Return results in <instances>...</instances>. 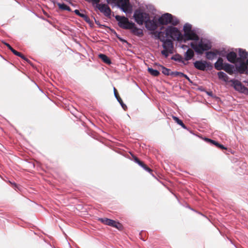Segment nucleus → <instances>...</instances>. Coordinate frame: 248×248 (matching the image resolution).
<instances>
[{
  "label": "nucleus",
  "instance_id": "1",
  "mask_svg": "<svg viewBox=\"0 0 248 248\" xmlns=\"http://www.w3.org/2000/svg\"><path fill=\"white\" fill-rule=\"evenodd\" d=\"M190 46L197 54L200 55L202 54L205 51H207L212 47L210 43L205 42L202 40H201L198 43L191 42Z\"/></svg>",
  "mask_w": 248,
  "mask_h": 248
},
{
  "label": "nucleus",
  "instance_id": "2",
  "mask_svg": "<svg viewBox=\"0 0 248 248\" xmlns=\"http://www.w3.org/2000/svg\"><path fill=\"white\" fill-rule=\"evenodd\" d=\"M161 42L163 43L162 47L164 49L161 51V53L165 58L169 56V54L173 53L174 46L173 42L170 39H161Z\"/></svg>",
  "mask_w": 248,
  "mask_h": 248
},
{
  "label": "nucleus",
  "instance_id": "3",
  "mask_svg": "<svg viewBox=\"0 0 248 248\" xmlns=\"http://www.w3.org/2000/svg\"><path fill=\"white\" fill-rule=\"evenodd\" d=\"M165 34L167 36H169L174 40L182 41L183 34L176 27L169 26L165 30Z\"/></svg>",
  "mask_w": 248,
  "mask_h": 248
},
{
  "label": "nucleus",
  "instance_id": "4",
  "mask_svg": "<svg viewBox=\"0 0 248 248\" xmlns=\"http://www.w3.org/2000/svg\"><path fill=\"white\" fill-rule=\"evenodd\" d=\"M115 19L118 21L119 26L122 29L129 30L135 26L134 23L129 22L128 19L124 16H116Z\"/></svg>",
  "mask_w": 248,
  "mask_h": 248
},
{
  "label": "nucleus",
  "instance_id": "5",
  "mask_svg": "<svg viewBox=\"0 0 248 248\" xmlns=\"http://www.w3.org/2000/svg\"><path fill=\"white\" fill-rule=\"evenodd\" d=\"M133 17L135 21L139 25H142L143 23H145L146 20L149 18V14L142 12L139 10H137L135 11Z\"/></svg>",
  "mask_w": 248,
  "mask_h": 248
},
{
  "label": "nucleus",
  "instance_id": "6",
  "mask_svg": "<svg viewBox=\"0 0 248 248\" xmlns=\"http://www.w3.org/2000/svg\"><path fill=\"white\" fill-rule=\"evenodd\" d=\"M193 64L197 69L201 71H205L206 68L212 67L211 63L206 61H196Z\"/></svg>",
  "mask_w": 248,
  "mask_h": 248
},
{
  "label": "nucleus",
  "instance_id": "7",
  "mask_svg": "<svg viewBox=\"0 0 248 248\" xmlns=\"http://www.w3.org/2000/svg\"><path fill=\"white\" fill-rule=\"evenodd\" d=\"M182 41L185 43L188 40L198 41L199 40V37L193 31L184 33L182 36Z\"/></svg>",
  "mask_w": 248,
  "mask_h": 248
},
{
  "label": "nucleus",
  "instance_id": "8",
  "mask_svg": "<svg viewBox=\"0 0 248 248\" xmlns=\"http://www.w3.org/2000/svg\"><path fill=\"white\" fill-rule=\"evenodd\" d=\"M173 19V16L169 13H166L162 15L158 19V23L162 25H168L170 23V20Z\"/></svg>",
  "mask_w": 248,
  "mask_h": 248
},
{
  "label": "nucleus",
  "instance_id": "9",
  "mask_svg": "<svg viewBox=\"0 0 248 248\" xmlns=\"http://www.w3.org/2000/svg\"><path fill=\"white\" fill-rule=\"evenodd\" d=\"M145 25L149 31H155L158 27L156 20L154 19L151 20L150 17L146 20Z\"/></svg>",
  "mask_w": 248,
  "mask_h": 248
},
{
  "label": "nucleus",
  "instance_id": "10",
  "mask_svg": "<svg viewBox=\"0 0 248 248\" xmlns=\"http://www.w3.org/2000/svg\"><path fill=\"white\" fill-rule=\"evenodd\" d=\"M230 82L232 83V85L234 88L239 92H244L248 90L247 87L243 86L241 82L238 80L232 79L230 80Z\"/></svg>",
  "mask_w": 248,
  "mask_h": 248
},
{
  "label": "nucleus",
  "instance_id": "11",
  "mask_svg": "<svg viewBox=\"0 0 248 248\" xmlns=\"http://www.w3.org/2000/svg\"><path fill=\"white\" fill-rule=\"evenodd\" d=\"M96 8L101 12L104 13L106 16H109L111 14L110 8L105 4H98L96 5Z\"/></svg>",
  "mask_w": 248,
  "mask_h": 248
},
{
  "label": "nucleus",
  "instance_id": "12",
  "mask_svg": "<svg viewBox=\"0 0 248 248\" xmlns=\"http://www.w3.org/2000/svg\"><path fill=\"white\" fill-rule=\"evenodd\" d=\"M117 5L124 12H128L130 8L129 0H117Z\"/></svg>",
  "mask_w": 248,
  "mask_h": 248
},
{
  "label": "nucleus",
  "instance_id": "13",
  "mask_svg": "<svg viewBox=\"0 0 248 248\" xmlns=\"http://www.w3.org/2000/svg\"><path fill=\"white\" fill-rule=\"evenodd\" d=\"M220 54V52L215 49L213 51H207L206 52V58L209 60H213L216 58L217 56Z\"/></svg>",
  "mask_w": 248,
  "mask_h": 248
},
{
  "label": "nucleus",
  "instance_id": "14",
  "mask_svg": "<svg viewBox=\"0 0 248 248\" xmlns=\"http://www.w3.org/2000/svg\"><path fill=\"white\" fill-rule=\"evenodd\" d=\"M226 58L228 61L232 63H234L237 62V54L234 52H231L227 54Z\"/></svg>",
  "mask_w": 248,
  "mask_h": 248
},
{
  "label": "nucleus",
  "instance_id": "15",
  "mask_svg": "<svg viewBox=\"0 0 248 248\" xmlns=\"http://www.w3.org/2000/svg\"><path fill=\"white\" fill-rule=\"evenodd\" d=\"M240 64L239 66L237 67L238 71L241 74L246 73V72L248 69V64L244 61L239 62Z\"/></svg>",
  "mask_w": 248,
  "mask_h": 248
},
{
  "label": "nucleus",
  "instance_id": "16",
  "mask_svg": "<svg viewBox=\"0 0 248 248\" xmlns=\"http://www.w3.org/2000/svg\"><path fill=\"white\" fill-rule=\"evenodd\" d=\"M225 65V63H223V60L222 58L219 57L217 61L215 62L214 66L216 69L217 70H221L223 69Z\"/></svg>",
  "mask_w": 248,
  "mask_h": 248
},
{
  "label": "nucleus",
  "instance_id": "17",
  "mask_svg": "<svg viewBox=\"0 0 248 248\" xmlns=\"http://www.w3.org/2000/svg\"><path fill=\"white\" fill-rule=\"evenodd\" d=\"M240 57L237 58V62H241L245 60L248 56V52L246 50L240 49L239 51Z\"/></svg>",
  "mask_w": 248,
  "mask_h": 248
},
{
  "label": "nucleus",
  "instance_id": "18",
  "mask_svg": "<svg viewBox=\"0 0 248 248\" xmlns=\"http://www.w3.org/2000/svg\"><path fill=\"white\" fill-rule=\"evenodd\" d=\"M129 30H131L132 33L140 37L143 35V31L141 29L136 27L135 25L132 28L130 29Z\"/></svg>",
  "mask_w": 248,
  "mask_h": 248
},
{
  "label": "nucleus",
  "instance_id": "19",
  "mask_svg": "<svg viewBox=\"0 0 248 248\" xmlns=\"http://www.w3.org/2000/svg\"><path fill=\"white\" fill-rule=\"evenodd\" d=\"M223 68L222 70H224L229 74L232 75L233 73L234 66L233 65L227 63H225V65Z\"/></svg>",
  "mask_w": 248,
  "mask_h": 248
},
{
  "label": "nucleus",
  "instance_id": "20",
  "mask_svg": "<svg viewBox=\"0 0 248 248\" xmlns=\"http://www.w3.org/2000/svg\"><path fill=\"white\" fill-rule=\"evenodd\" d=\"M194 56L193 50L190 48H188L185 54V60L189 61L193 58Z\"/></svg>",
  "mask_w": 248,
  "mask_h": 248
},
{
  "label": "nucleus",
  "instance_id": "21",
  "mask_svg": "<svg viewBox=\"0 0 248 248\" xmlns=\"http://www.w3.org/2000/svg\"><path fill=\"white\" fill-rule=\"evenodd\" d=\"M98 57L100 58L104 63L107 64H110L111 63V60L105 54H100L98 55Z\"/></svg>",
  "mask_w": 248,
  "mask_h": 248
},
{
  "label": "nucleus",
  "instance_id": "22",
  "mask_svg": "<svg viewBox=\"0 0 248 248\" xmlns=\"http://www.w3.org/2000/svg\"><path fill=\"white\" fill-rule=\"evenodd\" d=\"M110 226L117 228L119 230H121L123 229V225L119 222L116 221L114 220H112L110 224Z\"/></svg>",
  "mask_w": 248,
  "mask_h": 248
},
{
  "label": "nucleus",
  "instance_id": "23",
  "mask_svg": "<svg viewBox=\"0 0 248 248\" xmlns=\"http://www.w3.org/2000/svg\"><path fill=\"white\" fill-rule=\"evenodd\" d=\"M15 55L16 56H17L19 57H20L21 58H22V59L24 60L25 61H26L28 63H30L31 62V61L28 60V59H27L25 56L24 55H23L20 52H19L18 51H17L15 49H13L12 50V51Z\"/></svg>",
  "mask_w": 248,
  "mask_h": 248
},
{
  "label": "nucleus",
  "instance_id": "24",
  "mask_svg": "<svg viewBox=\"0 0 248 248\" xmlns=\"http://www.w3.org/2000/svg\"><path fill=\"white\" fill-rule=\"evenodd\" d=\"M98 220L102 223L103 224L110 226V224L112 221V219L108 218L107 217L98 218Z\"/></svg>",
  "mask_w": 248,
  "mask_h": 248
},
{
  "label": "nucleus",
  "instance_id": "25",
  "mask_svg": "<svg viewBox=\"0 0 248 248\" xmlns=\"http://www.w3.org/2000/svg\"><path fill=\"white\" fill-rule=\"evenodd\" d=\"M219 79H222L225 81H227L229 78L228 76L223 72H219L217 73Z\"/></svg>",
  "mask_w": 248,
  "mask_h": 248
},
{
  "label": "nucleus",
  "instance_id": "26",
  "mask_svg": "<svg viewBox=\"0 0 248 248\" xmlns=\"http://www.w3.org/2000/svg\"><path fill=\"white\" fill-rule=\"evenodd\" d=\"M172 119L176 123H177L179 125H181L183 128L186 129V127L182 121L180 120L178 117L173 116Z\"/></svg>",
  "mask_w": 248,
  "mask_h": 248
},
{
  "label": "nucleus",
  "instance_id": "27",
  "mask_svg": "<svg viewBox=\"0 0 248 248\" xmlns=\"http://www.w3.org/2000/svg\"><path fill=\"white\" fill-rule=\"evenodd\" d=\"M148 71L151 75L155 77H157L160 74V73L158 70H154L150 67H148Z\"/></svg>",
  "mask_w": 248,
  "mask_h": 248
},
{
  "label": "nucleus",
  "instance_id": "28",
  "mask_svg": "<svg viewBox=\"0 0 248 248\" xmlns=\"http://www.w3.org/2000/svg\"><path fill=\"white\" fill-rule=\"evenodd\" d=\"M207 141L210 142L211 144H214L217 147L221 149H227L226 147H225L222 144H221L216 140H206Z\"/></svg>",
  "mask_w": 248,
  "mask_h": 248
},
{
  "label": "nucleus",
  "instance_id": "29",
  "mask_svg": "<svg viewBox=\"0 0 248 248\" xmlns=\"http://www.w3.org/2000/svg\"><path fill=\"white\" fill-rule=\"evenodd\" d=\"M160 66L162 68V73L163 74L167 76L171 75L170 70V69L167 68L162 65H160Z\"/></svg>",
  "mask_w": 248,
  "mask_h": 248
},
{
  "label": "nucleus",
  "instance_id": "30",
  "mask_svg": "<svg viewBox=\"0 0 248 248\" xmlns=\"http://www.w3.org/2000/svg\"><path fill=\"white\" fill-rule=\"evenodd\" d=\"M191 25L189 24H186L184 26V33H186V32H191L192 31L191 30Z\"/></svg>",
  "mask_w": 248,
  "mask_h": 248
},
{
  "label": "nucleus",
  "instance_id": "31",
  "mask_svg": "<svg viewBox=\"0 0 248 248\" xmlns=\"http://www.w3.org/2000/svg\"><path fill=\"white\" fill-rule=\"evenodd\" d=\"M171 59L175 61H178L179 62L184 63V61L183 60V58L182 57V56L181 55H180L179 54L176 55L172 57Z\"/></svg>",
  "mask_w": 248,
  "mask_h": 248
},
{
  "label": "nucleus",
  "instance_id": "32",
  "mask_svg": "<svg viewBox=\"0 0 248 248\" xmlns=\"http://www.w3.org/2000/svg\"><path fill=\"white\" fill-rule=\"evenodd\" d=\"M184 73L180 72H171V76H173L174 77L180 76L181 77H183L184 76Z\"/></svg>",
  "mask_w": 248,
  "mask_h": 248
},
{
  "label": "nucleus",
  "instance_id": "33",
  "mask_svg": "<svg viewBox=\"0 0 248 248\" xmlns=\"http://www.w3.org/2000/svg\"><path fill=\"white\" fill-rule=\"evenodd\" d=\"M179 23V20L175 17L173 16V19L170 20V24H171L173 26H176L178 25Z\"/></svg>",
  "mask_w": 248,
  "mask_h": 248
},
{
  "label": "nucleus",
  "instance_id": "34",
  "mask_svg": "<svg viewBox=\"0 0 248 248\" xmlns=\"http://www.w3.org/2000/svg\"><path fill=\"white\" fill-rule=\"evenodd\" d=\"M140 166L141 167H142L146 171H147L150 173L152 172V170L150 168H149L147 166H146L143 162H142V163Z\"/></svg>",
  "mask_w": 248,
  "mask_h": 248
},
{
  "label": "nucleus",
  "instance_id": "35",
  "mask_svg": "<svg viewBox=\"0 0 248 248\" xmlns=\"http://www.w3.org/2000/svg\"><path fill=\"white\" fill-rule=\"evenodd\" d=\"M165 35H166L165 34ZM167 36L166 35L164 36V32L160 31L158 33V38L161 41V39H162V38L166 39V37Z\"/></svg>",
  "mask_w": 248,
  "mask_h": 248
},
{
  "label": "nucleus",
  "instance_id": "36",
  "mask_svg": "<svg viewBox=\"0 0 248 248\" xmlns=\"http://www.w3.org/2000/svg\"><path fill=\"white\" fill-rule=\"evenodd\" d=\"M132 157L133 158L134 161L138 163L140 166L142 163L143 162L140 161L137 157L136 156L132 155Z\"/></svg>",
  "mask_w": 248,
  "mask_h": 248
},
{
  "label": "nucleus",
  "instance_id": "37",
  "mask_svg": "<svg viewBox=\"0 0 248 248\" xmlns=\"http://www.w3.org/2000/svg\"><path fill=\"white\" fill-rule=\"evenodd\" d=\"M118 101L120 103V104L121 105L122 108L125 110V108H126V106L125 105H124L122 99L121 98V97H119L118 99H117Z\"/></svg>",
  "mask_w": 248,
  "mask_h": 248
},
{
  "label": "nucleus",
  "instance_id": "38",
  "mask_svg": "<svg viewBox=\"0 0 248 248\" xmlns=\"http://www.w3.org/2000/svg\"><path fill=\"white\" fill-rule=\"evenodd\" d=\"M82 18H83L84 19V20L88 22V23H89L90 21V18L88 16H87V15H85V14H83V15L82 16Z\"/></svg>",
  "mask_w": 248,
  "mask_h": 248
},
{
  "label": "nucleus",
  "instance_id": "39",
  "mask_svg": "<svg viewBox=\"0 0 248 248\" xmlns=\"http://www.w3.org/2000/svg\"><path fill=\"white\" fill-rule=\"evenodd\" d=\"M113 91H114V94L115 97L117 99H118L119 98V97H120L119 96V94L118 93L117 89L115 87H113Z\"/></svg>",
  "mask_w": 248,
  "mask_h": 248
},
{
  "label": "nucleus",
  "instance_id": "40",
  "mask_svg": "<svg viewBox=\"0 0 248 248\" xmlns=\"http://www.w3.org/2000/svg\"><path fill=\"white\" fill-rule=\"evenodd\" d=\"M63 10H67L68 11H70L71 9L69 6L63 3Z\"/></svg>",
  "mask_w": 248,
  "mask_h": 248
},
{
  "label": "nucleus",
  "instance_id": "41",
  "mask_svg": "<svg viewBox=\"0 0 248 248\" xmlns=\"http://www.w3.org/2000/svg\"><path fill=\"white\" fill-rule=\"evenodd\" d=\"M74 13L77 15L79 16L80 17H82V16L84 14L80 13L79 11L78 10H75L74 11Z\"/></svg>",
  "mask_w": 248,
  "mask_h": 248
},
{
  "label": "nucleus",
  "instance_id": "42",
  "mask_svg": "<svg viewBox=\"0 0 248 248\" xmlns=\"http://www.w3.org/2000/svg\"><path fill=\"white\" fill-rule=\"evenodd\" d=\"M4 44L11 51H12V50L14 49V48L9 44L5 43Z\"/></svg>",
  "mask_w": 248,
  "mask_h": 248
},
{
  "label": "nucleus",
  "instance_id": "43",
  "mask_svg": "<svg viewBox=\"0 0 248 248\" xmlns=\"http://www.w3.org/2000/svg\"><path fill=\"white\" fill-rule=\"evenodd\" d=\"M183 77L185 78L189 82H190L191 83L192 82V81L190 80V79L189 78V77H188L187 76L185 75V74H184V76H183Z\"/></svg>",
  "mask_w": 248,
  "mask_h": 248
},
{
  "label": "nucleus",
  "instance_id": "44",
  "mask_svg": "<svg viewBox=\"0 0 248 248\" xmlns=\"http://www.w3.org/2000/svg\"><path fill=\"white\" fill-rule=\"evenodd\" d=\"M58 6L59 8L62 10V3H58Z\"/></svg>",
  "mask_w": 248,
  "mask_h": 248
},
{
  "label": "nucleus",
  "instance_id": "45",
  "mask_svg": "<svg viewBox=\"0 0 248 248\" xmlns=\"http://www.w3.org/2000/svg\"><path fill=\"white\" fill-rule=\"evenodd\" d=\"M203 140H210V139L209 138H205L204 139H203Z\"/></svg>",
  "mask_w": 248,
  "mask_h": 248
},
{
  "label": "nucleus",
  "instance_id": "46",
  "mask_svg": "<svg viewBox=\"0 0 248 248\" xmlns=\"http://www.w3.org/2000/svg\"><path fill=\"white\" fill-rule=\"evenodd\" d=\"M246 63H247V64H248V59H247V61H246Z\"/></svg>",
  "mask_w": 248,
  "mask_h": 248
},
{
  "label": "nucleus",
  "instance_id": "47",
  "mask_svg": "<svg viewBox=\"0 0 248 248\" xmlns=\"http://www.w3.org/2000/svg\"><path fill=\"white\" fill-rule=\"evenodd\" d=\"M95 23H96L97 24H98V23L96 21H95Z\"/></svg>",
  "mask_w": 248,
  "mask_h": 248
}]
</instances>
